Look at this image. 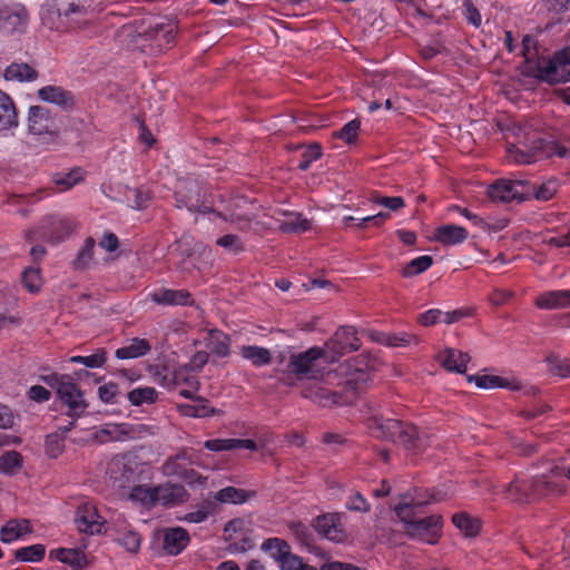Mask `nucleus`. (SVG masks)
Segmentation results:
<instances>
[{"instance_id":"nucleus-19","label":"nucleus","mask_w":570,"mask_h":570,"mask_svg":"<svg viewBox=\"0 0 570 570\" xmlns=\"http://www.w3.org/2000/svg\"><path fill=\"white\" fill-rule=\"evenodd\" d=\"M524 185L522 181L498 180L488 189V195L492 200L511 202L514 199L523 200Z\"/></svg>"},{"instance_id":"nucleus-58","label":"nucleus","mask_w":570,"mask_h":570,"mask_svg":"<svg viewBox=\"0 0 570 570\" xmlns=\"http://www.w3.org/2000/svg\"><path fill=\"white\" fill-rule=\"evenodd\" d=\"M21 283L30 293H37L41 288V275L38 267H27L21 275Z\"/></svg>"},{"instance_id":"nucleus-21","label":"nucleus","mask_w":570,"mask_h":570,"mask_svg":"<svg viewBox=\"0 0 570 570\" xmlns=\"http://www.w3.org/2000/svg\"><path fill=\"white\" fill-rule=\"evenodd\" d=\"M314 528L321 535L334 542H343L346 537L337 514L328 513L317 517Z\"/></svg>"},{"instance_id":"nucleus-31","label":"nucleus","mask_w":570,"mask_h":570,"mask_svg":"<svg viewBox=\"0 0 570 570\" xmlns=\"http://www.w3.org/2000/svg\"><path fill=\"white\" fill-rule=\"evenodd\" d=\"M156 497L157 503H161L164 507H171L184 501L186 490L183 485L178 484H160L156 485Z\"/></svg>"},{"instance_id":"nucleus-22","label":"nucleus","mask_w":570,"mask_h":570,"mask_svg":"<svg viewBox=\"0 0 570 570\" xmlns=\"http://www.w3.org/2000/svg\"><path fill=\"white\" fill-rule=\"evenodd\" d=\"M38 98L45 102L53 104L62 110H71L75 107L72 92L59 86L48 85L40 88Z\"/></svg>"},{"instance_id":"nucleus-29","label":"nucleus","mask_w":570,"mask_h":570,"mask_svg":"<svg viewBox=\"0 0 570 570\" xmlns=\"http://www.w3.org/2000/svg\"><path fill=\"white\" fill-rule=\"evenodd\" d=\"M302 396L313 401L321 406H330L332 404H336L341 399L337 393L320 385L318 383H313L305 386L302 390Z\"/></svg>"},{"instance_id":"nucleus-47","label":"nucleus","mask_w":570,"mask_h":570,"mask_svg":"<svg viewBox=\"0 0 570 570\" xmlns=\"http://www.w3.org/2000/svg\"><path fill=\"white\" fill-rule=\"evenodd\" d=\"M83 179V170L79 167L71 169L67 174H57L53 183L59 191H66Z\"/></svg>"},{"instance_id":"nucleus-2","label":"nucleus","mask_w":570,"mask_h":570,"mask_svg":"<svg viewBox=\"0 0 570 570\" xmlns=\"http://www.w3.org/2000/svg\"><path fill=\"white\" fill-rule=\"evenodd\" d=\"M568 479L569 469L566 472L557 465L551 466L548 472L531 476L520 473L505 487L507 498L523 503L558 497L566 492Z\"/></svg>"},{"instance_id":"nucleus-62","label":"nucleus","mask_w":570,"mask_h":570,"mask_svg":"<svg viewBox=\"0 0 570 570\" xmlns=\"http://www.w3.org/2000/svg\"><path fill=\"white\" fill-rule=\"evenodd\" d=\"M216 245L225 248L227 252L235 255L245 250V245L242 238L235 234H226L216 239Z\"/></svg>"},{"instance_id":"nucleus-25","label":"nucleus","mask_w":570,"mask_h":570,"mask_svg":"<svg viewBox=\"0 0 570 570\" xmlns=\"http://www.w3.org/2000/svg\"><path fill=\"white\" fill-rule=\"evenodd\" d=\"M535 306L540 309L568 308L570 307V289L543 292L535 298Z\"/></svg>"},{"instance_id":"nucleus-26","label":"nucleus","mask_w":570,"mask_h":570,"mask_svg":"<svg viewBox=\"0 0 570 570\" xmlns=\"http://www.w3.org/2000/svg\"><path fill=\"white\" fill-rule=\"evenodd\" d=\"M468 237L469 232L466 228L454 224L442 225L438 227L434 233L435 240L445 246L462 244Z\"/></svg>"},{"instance_id":"nucleus-55","label":"nucleus","mask_w":570,"mask_h":570,"mask_svg":"<svg viewBox=\"0 0 570 570\" xmlns=\"http://www.w3.org/2000/svg\"><path fill=\"white\" fill-rule=\"evenodd\" d=\"M470 382H474L480 389H498L509 387L510 383L507 379L497 375H471Z\"/></svg>"},{"instance_id":"nucleus-61","label":"nucleus","mask_w":570,"mask_h":570,"mask_svg":"<svg viewBox=\"0 0 570 570\" xmlns=\"http://www.w3.org/2000/svg\"><path fill=\"white\" fill-rule=\"evenodd\" d=\"M288 530L301 544L311 546L313 542V531L309 525L299 521L291 522Z\"/></svg>"},{"instance_id":"nucleus-23","label":"nucleus","mask_w":570,"mask_h":570,"mask_svg":"<svg viewBox=\"0 0 570 570\" xmlns=\"http://www.w3.org/2000/svg\"><path fill=\"white\" fill-rule=\"evenodd\" d=\"M176 33V27L173 23H161L151 28L148 37L151 40V47L157 52H163L175 43Z\"/></svg>"},{"instance_id":"nucleus-1","label":"nucleus","mask_w":570,"mask_h":570,"mask_svg":"<svg viewBox=\"0 0 570 570\" xmlns=\"http://www.w3.org/2000/svg\"><path fill=\"white\" fill-rule=\"evenodd\" d=\"M174 197L178 209H187L190 213L203 215L214 214L222 220L230 223L240 232H247L250 228L252 217L237 212L243 197H233L228 202L223 195H218L220 206L208 194L207 187L195 176L188 175L177 179Z\"/></svg>"},{"instance_id":"nucleus-39","label":"nucleus","mask_w":570,"mask_h":570,"mask_svg":"<svg viewBox=\"0 0 570 570\" xmlns=\"http://www.w3.org/2000/svg\"><path fill=\"white\" fill-rule=\"evenodd\" d=\"M444 499V493L441 491H438L435 489L431 490H422V489H415L414 495L411 499L410 502H402L401 504H410L413 507V512H416V510L421 507H424L426 504L433 503V502H440Z\"/></svg>"},{"instance_id":"nucleus-18","label":"nucleus","mask_w":570,"mask_h":570,"mask_svg":"<svg viewBox=\"0 0 570 570\" xmlns=\"http://www.w3.org/2000/svg\"><path fill=\"white\" fill-rule=\"evenodd\" d=\"M75 523L80 532L90 534L100 533L102 528L101 517L96 507L89 502L77 508Z\"/></svg>"},{"instance_id":"nucleus-16","label":"nucleus","mask_w":570,"mask_h":570,"mask_svg":"<svg viewBox=\"0 0 570 570\" xmlns=\"http://www.w3.org/2000/svg\"><path fill=\"white\" fill-rule=\"evenodd\" d=\"M173 391L178 390L179 395L185 399H193L198 391L199 382L188 365L173 367L170 376Z\"/></svg>"},{"instance_id":"nucleus-50","label":"nucleus","mask_w":570,"mask_h":570,"mask_svg":"<svg viewBox=\"0 0 570 570\" xmlns=\"http://www.w3.org/2000/svg\"><path fill=\"white\" fill-rule=\"evenodd\" d=\"M215 499L223 503L240 504L248 499V494L243 489L226 487L216 493Z\"/></svg>"},{"instance_id":"nucleus-51","label":"nucleus","mask_w":570,"mask_h":570,"mask_svg":"<svg viewBox=\"0 0 570 570\" xmlns=\"http://www.w3.org/2000/svg\"><path fill=\"white\" fill-rule=\"evenodd\" d=\"M548 370L551 374L562 379L570 377V358L559 355H549L547 357Z\"/></svg>"},{"instance_id":"nucleus-20","label":"nucleus","mask_w":570,"mask_h":570,"mask_svg":"<svg viewBox=\"0 0 570 570\" xmlns=\"http://www.w3.org/2000/svg\"><path fill=\"white\" fill-rule=\"evenodd\" d=\"M28 20V11L22 6L0 8V30L3 32L21 31Z\"/></svg>"},{"instance_id":"nucleus-53","label":"nucleus","mask_w":570,"mask_h":570,"mask_svg":"<svg viewBox=\"0 0 570 570\" xmlns=\"http://www.w3.org/2000/svg\"><path fill=\"white\" fill-rule=\"evenodd\" d=\"M126 199L130 208L141 210L148 206L151 194L149 190L131 188L126 193Z\"/></svg>"},{"instance_id":"nucleus-49","label":"nucleus","mask_w":570,"mask_h":570,"mask_svg":"<svg viewBox=\"0 0 570 570\" xmlns=\"http://www.w3.org/2000/svg\"><path fill=\"white\" fill-rule=\"evenodd\" d=\"M70 362L75 364H82L89 368L102 367L107 362V352L105 348H98L91 355H76L70 357Z\"/></svg>"},{"instance_id":"nucleus-40","label":"nucleus","mask_w":570,"mask_h":570,"mask_svg":"<svg viewBox=\"0 0 570 570\" xmlns=\"http://www.w3.org/2000/svg\"><path fill=\"white\" fill-rule=\"evenodd\" d=\"M453 524L466 537H475L481 530L480 520L466 512H458L452 517Z\"/></svg>"},{"instance_id":"nucleus-24","label":"nucleus","mask_w":570,"mask_h":570,"mask_svg":"<svg viewBox=\"0 0 570 570\" xmlns=\"http://www.w3.org/2000/svg\"><path fill=\"white\" fill-rule=\"evenodd\" d=\"M147 430L144 424L120 423L108 425L102 430V433L108 435L109 441H127L136 440L141 436V433Z\"/></svg>"},{"instance_id":"nucleus-38","label":"nucleus","mask_w":570,"mask_h":570,"mask_svg":"<svg viewBox=\"0 0 570 570\" xmlns=\"http://www.w3.org/2000/svg\"><path fill=\"white\" fill-rule=\"evenodd\" d=\"M49 557L76 569H81L85 564V556L77 549H55L50 551Z\"/></svg>"},{"instance_id":"nucleus-43","label":"nucleus","mask_w":570,"mask_h":570,"mask_svg":"<svg viewBox=\"0 0 570 570\" xmlns=\"http://www.w3.org/2000/svg\"><path fill=\"white\" fill-rule=\"evenodd\" d=\"M4 76L9 80L32 81L37 78L38 72L28 63H11L7 67Z\"/></svg>"},{"instance_id":"nucleus-12","label":"nucleus","mask_w":570,"mask_h":570,"mask_svg":"<svg viewBox=\"0 0 570 570\" xmlns=\"http://www.w3.org/2000/svg\"><path fill=\"white\" fill-rule=\"evenodd\" d=\"M155 539L161 544L164 554L178 556L189 544L190 535L181 527L164 528L155 533Z\"/></svg>"},{"instance_id":"nucleus-3","label":"nucleus","mask_w":570,"mask_h":570,"mask_svg":"<svg viewBox=\"0 0 570 570\" xmlns=\"http://www.w3.org/2000/svg\"><path fill=\"white\" fill-rule=\"evenodd\" d=\"M367 426L373 436L402 444L414 453L430 445L429 436L421 434L415 425L396 419L374 415L368 419Z\"/></svg>"},{"instance_id":"nucleus-5","label":"nucleus","mask_w":570,"mask_h":570,"mask_svg":"<svg viewBox=\"0 0 570 570\" xmlns=\"http://www.w3.org/2000/svg\"><path fill=\"white\" fill-rule=\"evenodd\" d=\"M510 159L520 165H529L544 158L558 156L570 160V147L543 138H535L530 144L519 141L507 147Z\"/></svg>"},{"instance_id":"nucleus-11","label":"nucleus","mask_w":570,"mask_h":570,"mask_svg":"<svg viewBox=\"0 0 570 570\" xmlns=\"http://www.w3.org/2000/svg\"><path fill=\"white\" fill-rule=\"evenodd\" d=\"M324 356L325 352L323 348L318 346L309 347L304 352L292 354L288 361V368L297 377L316 379L321 375L318 362Z\"/></svg>"},{"instance_id":"nucleus-7","label":"nucleus","mask_w":570,"mask_h":570,"mask_svg":"<svg viewBox=\"0 0 570 570\" xmlns=\"http://www.w3.org/2000/svg\"><path fill=\"white\" fill-rule=\"evenodd\" d=\"M61 120L48 108L31 106L28 110V132L40 144H50L58 139Z\"/></svg>"},{"instance_id":"nucleus-27","label":"nucleus","mask_w":570,"mask_h":570,"mask_svg":"<svg viewBox=\"0 0 570 570\" xmlns=\"http://www.w3.org/2000/svg\"><path fill=\"white\" fill-rule=\"evenodd\" d=\"M470 360L471 357L468 353L455 348H446L439 354V361L446 371L460 374L465 373Z\"/></svg>"},{"instance_id":"nucleus-52","label":"nucleus","mask_w":570,"mask_h":570,"mask_svg":"<svg viewBox=\"0 0 570 570\" xmlns=\"http://www.w3.org/2000/svg\"><path fill=\"white\" fill-rule=\"evenodd\" d=\"M116 541L128 552L136 553L140 549L141 537L134 529H125L124 531H119Z\"/></svg>"},{"instance_id":"nucleus-63","label":"nucleus","mask_w":570,"mask_h":570,"mask_svg":"<svg viewBox=\"0 0 570 570\" xmlns=\"http://www.w3.org/2000/svg\"><path fill=\"white\" fill-rule=\"evenodd\" d=\"M345 508L354 512H368L371 510L370 502L360 492H352L346 498Z\"/></svg>"},{"instance_id":"nucleus-37","label":"nucleus","mask_w":570,"mask_h":570,"mask_svg":"<svg viewBox=\"0 0 570 570\" xmlns=\"http://www.w3.org/2000/svg\"><path fill=\"white\" fill-rule=\"evenodd\" d=\"M95 246L96 240L91 236L85 239L82 247L78 250L75 259L72 261L75 269L85 271L90 267L94 259Z\"/></svg>"},{"instance_id":"nucleus-32","label":"nucleus","mask_w":570,"mask_h":570,"mask_svg":"<svg viewBox=\"0 0 570 570\" xmlns=\"http://www.w3.org/2000/svg\"><path fill=\"white\" fill-rule=\"evenodd\" d=\"M151 351V344L146 338L134 337L128 345L119 347L115 352L118 360L138 358L147 355Z\"/></svg>"},{"instance_id":"nucleus-57","label":"nucleus","mask_w":570,"mask_h":570,"mask_svg":"<svg viewBox=\"0 0 570 570\" xmlns=\"http://www.w3.org/2000/svg\"><path fill=\"white\" fill-rule=\"evenodd\" d=\"M380 342L387 346L397 347V346H409L412 342L416 343L417 338H416V336H414L410 333H406V332L385 333V334H382Z\"/></svg>"},{"instance_id":"nucleus-42","label":"nucleus","mask_w":570,"mask_h":570,"mask_svg":"<svg viewBox=\"0 0 570 570\" xmlns=\"http://www.w3.org/2000/svg\"><path fill=\"white\" fill-rule=\"evenodd\" d=\"M261 549L271 556L277 563L289 552L291 546L281 538H268Z\"/></svg>"},{"instance_id":"nucleus-30","label":"nucleus","mask_w":570,"mask_h":570,"mask_svg":"<svg viewBox=\"0 0 570 570\" xmlns=\"http://www.w3.org/2000/svg\"><path fill=\"white\" fill-rule=\"evenodd\" d=\"M18 114L12 98L0 90V132L18 127Z\"/></svg>"},{"instance_id":"nucleus-44","label":"nucleus","mask_w":570,"mask_h":570,"mask_svg":"<svg viewBox=\"0 0 570 570\" xmlns=\"http://www.w3.org/2000/svg\"><path fill=\"white\" fill-rule=\"evenodd\" d=\"M22 455L18 451H7L0 456V473L14 475L22 468Z\"/></svg>"},{"instance_id":"nucleus-28","label":"nucleus","mask_w":570,"mask_h":570,"mask_svg":"<svg viewBox=\"0 0 570 570\" xmlns=\"http://www.w3.org/2000/svg\"><path fill=\"white\" fill-rule=\"evenodd\" d=\"M537 45V40L531 35H525L522 39V56L524 57L523 73L538 80V75L534 72L530 62H541V60H546L547 56L539 55Z\"/></svg>"},{"instance_id":"nucleus-4","label":"nucleus","mask_w":570,"mask_h":570,"mask_svg":"<svg viewBox=\"0 0 570 570\" xmlns=\"http://www.w3.org/2000/svg\"><path fill=\"white\" fill-rule=\"evenodd\" d=\"M396 517L404 523L405 532L413 539L435 544L441 537L443 519L439 514L420 518L410 504H396Z\"/></svg>"},{"instance_id":"nucleus-17","label":"nucleus","mask_w":570,"mask_h":570,"mask_svg":"<svg viewBox=\"0 0 570 570\" xmlns=\"http://www.w3.org/2000/svg\"><path fill=\"white\" fill-rule=\"evenodd\" d=\"M148 299L159 306H191L194 299L187 289L156 288L148 294Z\"/></svg>"},{"instance_id":"nucleus-15","label":"nucleus","mask_w":570,"mask_h":570,"mask_svg":"<svg viewBox=\"0 0 570 570\" xmlns=\"http://www.w3.org/2000/svg\"><path fill=\"white\" fill-rule=\"evenodd\" d=\"M334 353L344 355L357 351L361 347V341L353 326H341L326 344Z\"/></svg>"},{"instance_id":"nucleus-9","label":"nucleus","mask_w":570,"mask_h":570,"mask_svg":"<svg viewBox=\"0 0 570 570\" xmlns=\"http://www.w3.org/2000/svg\"><path fill=\"white\" fill-rule=\"evenodd\" d=\"M76 225L69 217L50 215L45 217L35 230H30L28 239L33 240L36 235L38 238L50 243L59 244L67 239L73 232Z\"/></svg>"},{"instance_id":"nucleus-36","label":"nucleus","mask_w":570,"mask_h":570,"mask_svg":"<svg viewBox=\"0 0 570 570\" xmlns=\"http://www.w3.org/2000/svg\"><path fill=\"white\" fill-rule=\"evenodd\" d=\"M558 189V180L556 178H549L540 184H533L528 187L527 194L533 196L537 200L547 202L554 197Z\"/></svg>"},{"instance_id":"nucleus-10","label":"nucleus","mask_w":570,"mask_h":570,"mask_svg":"<svg viewBox=\"0 0 570 570\" xmlns=\"http://www.w3.org/2000/svg\"><path fill=\"white\" fill-rule=\"evenodd\" d=\"M142 465L127 454L115 455L107 465L106 474L119 488H127L138 481Z\"/></svg>"},{"instance_id":"nucleus-59","label":"nucleus","mask_w":570,"mask_h":570,"mask_svg":"<svg viewBox=\"0 0 570 570\" xmlns=\"http://www.w3.org/2000/svg\"><path fill=\"white\" fill-rule=\"evenodd\" d=\"M65 450V436L59 433H50L46 438L45 451L49 458H58Z\"/></svg>"},{"instance_id":"nucleus-8","label":"nucleus","mask_w":570,"mask_h":570,"mask_svg":"<svg viewBox=\"0 0 570 570\" xmlns=\"http://www.w3.org/2000/svg\"><path fill=\"white\" fill-rule=\"evenodd\" d=\"M100 0H55L58 16L68 23L80 27L94 19Z\"/></svg>"},{"instance_id":"nucleus-41","label":"nucleus","mask_w":570,"mask_h":570,"mask_svg":"<svg viewBox=\"0 0 570 570\" xmlns=\"http://www.w3.org/2000/svg\"><path fill=\"white\" fill-rule=\"evenodd\" d=\"M129 498L131 501L139 502L145 507H155L157 504L156 487L146 484L134 485Z\"/></svg>"},{"instance_id":"nucleus-6","label":"nucleus","mask_w":570,"mask_h":570,"mask_svg":"<svg viewBox=\"0 0 570 570\" xmlns=\"http://www.w3.org/2000/svg\"><path fill=\"white\" fill-rule=\"evenodd\" d=\"M530 65L541 82L549 85L570 82V51L566 47L547 56L546 60L530 62Z\"/></svg>"},{"instance_id":"nucleus-14","label":"nucleus","mask_w":570,"mask_h":570,"mask_svg":"<svg viewBox=\"0 0 570 570\" xmlns=\"http://www.w3.org/2000/svg\"><path fill=\"white\" fill-rule=\"evenodd\" d=\"M57 394L61 403L68 407L67 414L69 416L77 419L86 412L88 404L82 391L72 377L59 387Z\"/></svg>"},{"instance_id":"nucleus-54","label":"nucleus","mask_w":570,"mask_h":570,"mask_svg":"<svg viewBox=\"0 0 570 570\" xmlns=\"http://www.w3.org/2000/svg\"><path fill=\"white\" fill-rule=\"evenodd\" d=\"M149 372L155 383L167 389L168 391H173V383L170 380L173 373L171 366L167 364H155L150 366Z\"/></svg>"},{"instance_id":"nucleus-48","label":"nucleus","mask_w":570,"mask_h":570,"mask_svg":"<svg viewBox=\"0 0 570 570\" xmlns=\"http://www.w3.org/2000/svg\"><path fill=\"white\" fill-rule=\"evenodd\" d=\"M157 396V391L150 386L137 387L128 393V400L135 406L153 404L156 402Z\"/></svg>"},{"instance_id":"nucleus-35","label":"nucleus","mask_w":570,"mask_h":570,"mask_svg":"<svg viewBox=\"0 0 570 570\" xmlns=\"http://www.w3.org/2000/svg\"><path fill=\"white\" fill-rule=\"evenodd\" d=\"M240 355L256 367L268 365L272 362L271 351L263 346L245 345L240 348Z\"/></svg>"},{"instance_id":"nucleus-13","label":"nucleus","mask_w":570,"mask_h":570,"mask_svg":"<svg viewBox=\"0 0 570 570\" xmlns=\"http://www.w3.org/2000/svg\"><path fill=\"white\" fill-rule=\"evenodd\" d=\"M539 11L546 19V30L570 23V0H539Z\"/></svg>"},{"instance_id":"nucleus-33","label":"nucleus","mask_w":570,"mask_h":570,"mask_svg":"<svg viewBox=\"0 0 570 570\" xmlns=\"http://www.w3.org/2000/svg\"><path fill=\"white\" fill-rule=\"evenodd\" d=\"M30 531V523L27 519H11L0 529V540L3 543H12Z\"/></svg>"},{"instance_id":"nucleus-64","label":"nucleus","mask_w":570,"mask_h":570,"mask_svg":"<svg viewBox=\"0 0 570 570\" xmlns=\"http://www.w3.org/2000/svg\"><path fill=\"white\" fill-rule=\"evenodd\" d=\"M322 156V148L318 144H313L308 146L302 154V159L299 160L298 168L301 170H307L311 165L318 160Z\"/></svg>"},{"instance_id":"nucleus-46","label":"nucleus","mask_w":570,"mask_h":570,"mask_svg":"<svg viewBox=\"0 0 570 570\" xmlns=\"http://www.w3.org/2000/svg\"><path fill=\"white\" fill-rule=\"evenodd\" d=\"M433 265V257L430 255H422L411 259L402 269L403 277H413L415 275L426 272Z\"/></svg>"},{"instance_id":"nucleus-60","label":"nucleus","mask_w":570,"mask_h":570,"mask_svg":"<svg viewBox=\"0 0 570 570\" xmlns=\"http://www.w3.org/2000/svg\"><path fill=\"white\" fill-rule=\"evenodd\" d=\"M186 460L187 453L185 451L177 453L175 456L168 458L163 465L164 473L166 475H181L186 470V465L180 464V461Z\"/></svg>"},{"instance_id":"nucleus-45","label":"nucleus","mask_w":570,"mask_h":570,"mask_svg":"<svg viewBox=\"0 0 570 570\" xmlns=\"http://www.w3.org/2000/svg\"><path fill=\"white\" fill-rule=\"evenodd\" d=\"M46 554V547L36 543L14 550V558L19 562H39Z\"/></svg>"},{"instance_id":"nucleus-56","label":"nucleus","mask_w":570,"mask_h":570,"mask_svg":"<svg viewBox=\"0 0 570 570\" xmlns=\"http://www.w3.org/2000/svg\"><path fill=\"white\" fill-rule=\"evenodd\" d=\"M361 130V120L357 118L346 122L334 136L348 145L356 142Z\"/></svg>"},{"instance_id":"nucleus-34","label":"nucleus","mask_w":570,"mask_h":570,"mask_svg":"<svg viewBox=\"0 0 570 570\" xmlns=\"http://www.w3.org/2000/svg\"><path fill=\"white\" fill-rule=\"evenodd\" d=\"M288 218L279 223L281 232L285 234H301L311 228V222L301 213L284 212Z\"/></svg>"}]
</instances>
